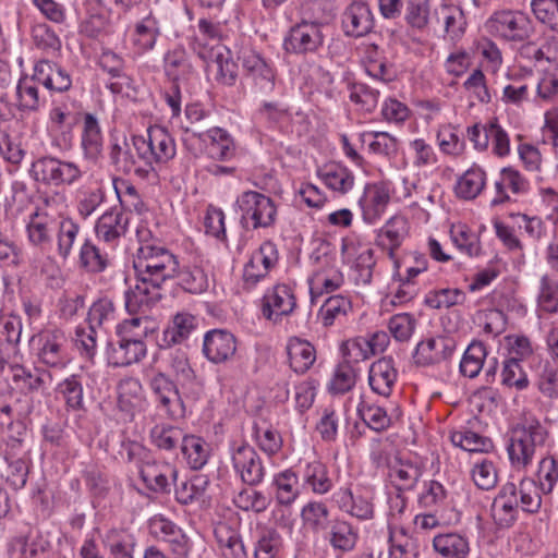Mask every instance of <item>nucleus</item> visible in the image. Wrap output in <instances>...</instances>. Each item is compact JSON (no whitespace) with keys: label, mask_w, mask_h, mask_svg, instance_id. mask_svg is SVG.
I'll use <instances>...</instances> for the list:
<instances>
[{"label":"nucleus","mask_w":558,"mask_h":558,"mask_svg":"<svg viewBox=\"0 0 558 558\" xmlns=\"http://www.w3.org/2000/svg\"><path fill=\"white\" fill-rule=\"evenodd\" d=\"M375 20L369 5L363 0L352 1L342 13V28L345 35L363 37L369 34Z\"/></svg>","instance_id":"obj_20"},{"label":"nucleus","mask_w":558,"mask_h":558,"mask_svg":"<svg viewBox=\"0 0 558 558\" xmlns=\"http://www.w3.org/2000/svg\"><path fill=\"white\" fill-rule=\"evenodd\" d=\"M244 75L252 81L254 87L264 95L270 94L276 85V70L262 54L250 48L238 52Z\"/></svg>","instance_id":"obj_10"},{"label":"nucleus","mask_w":558,"mask_h":558,"mask_svg":"<svg viewBox=\"0 0 558 558\" xmlns=\"http://www.w3.org/2000/svg\"><path fill=\"white\" fill-rule=\"evenodd\" d=\"M35 78L50 92L65 93L72 86L69 71L49 60H39L35 66Z\"/></svg>","instance_id":"obj_22"},{"label":"nucleus","mask_w":558,"mask_h":558,"mask_svg":"<svg viewBox=\"0 0 558 558\" xmlns=\"http://www.w3.org/2000/svg\"><path fill=\"white\" fill-rule=\"evenodd\" d=\"M501 384L524 390L529 387V378L518 357H508L502 363Z\"/></svg>","instance_id":"obj_59"},{"label":"nucleus","mask_w":558,"mask_h":558,"mask_svg":"<svg viewBox=\"0 0 558 558\" xmlns=\"http://www.w3.org/2000/svg\"><path fill=\"white\" fill-rule=\"evenodd\" d=\"M197 319L189 313H178L162 331L157 344L160 350H170L173 345L180 344L196 329Z\"/></svg>","instance_id":"obj_23"},{"label":"nucleus","mask_w":558,"mask_h":558,"mask_svg":"<svg viewBox=\"0 0 558 558\" xmlns=\"http://www.w3.org/2000/svg\"><path fill=\"white\" fill-rule=\"evenodd\" d=\"M143 399V386L140 379L126 377L118 385V407L121 411L131 413L141 405Z\"/></svg>","instance_id":"obj_39"},{"label":"nucleus","mask_w":558,"mask_h":558,"mask_svg":"<svg viewBox=\"0 0 558 558\" xmlns=\"http://www.w3.org/2000/svg\"><path fill=\"white\" fill-rule=\"evenodd\" d=\"M104 544L112 558H133L134 538L123 530H109L104 537Z\"/></svg>","instance_id":"obj_49"},{"label":"nucleus","mask_w":558,"mask_h":558,"mask_svg":"<svg viewBox=\"0 0 558 558\" xmlns=\"http://www.w3.org/2000/svg\"><path fill=\"white\" fill-rule=\"evenodd\" d=\"M351 308V303L348 299L341 295L329 296L322 305L318 317L325 327L332 326L335 322L347 315Z\"/></svg>","instance_id":"obj_60"},{"label":"nucleus","mask_w":558,"mask_h":558,"mask_svg":"<svg viewBox=\"0 0 558 558\" xmlns=\"http://www.w3.org/2000/svg\"><path fill=\"white\" fill-rule=\"evenodd\" d=\"M278 263L277 245L265 241L244 266L243 278L246 284L255 286L264 279Z\"/></svg>","instance_id":"obj_18"},{"label":"nucleus","mask_w":558,"mask_h":558,"mask_svg":"<svg viewBox=\"0 0 558 558\" xmlns=\"http://www.w3.org/2000/svg\"><path fill=\"white\" fill-rule=\"evenodd\" d=\"M229 454L234 472L242 483L256 486L263 482L265 468L257 451L246 441H232Z\"/></svg>","instance_id":"obj_8"},{"label":"nucleus","mask_w":558,"mask_h":558,"mask_svg":"<svg viewBox=\"0 0 558 558\" xmlns=\"http://www.w3.org/2000/svg\"><path fill=\"white\" fill-rule=\"evenodd\" d=\"M397 377L398 372L393 360L391 357H381L371 365L368 384L375 393L388 398L392 392Z\"/></svg>","instance_id":"obj_25"},{"label":"nucleus","mask_w":558,"mask_h":558,"mask_svg":"<svg viewBox=\"0 0 558 558\" xmlns=\"http://www.w3.org/2000/svg\"><path fill=\"white\" fill-rule=\"evenodd\" d=\"M325 539L335 550L349 553L357 543L359 531L345 520L333 519L325 532Z\"/></svg>","instance_id":"obj_28"},{"label":"nucleus","mask_w":558,"mask_h":558,"mask_svg":"<svg viewBox=\"0 0 558 558\" xmlns=\"http://www.w3.org/2000/svg\"><path fill=\"white\" fill-rule=\"evenodd\" d=\"M146 351L142 335L117 332L116 339L108 343V362L116 367L129 366L144 359Z\"/></svg>","instance_id":"obj_13"},{"label":"nucleus","mask_w":558,"mask_h":558,"mask_svg":"<svg viewBox=\"0 0 558 558\" xmlns=\"http://www.w3.org/2000/svg\"><path fill=\"white\" fill-rule=\"evenodd\" d=\"M130 214L122 206H113L98 217L94 231L96 238L106 244L116 246L129 231Z\"/></svg>","instance_id":"obj_14"},{"label":"nucleus","mask_w":558,"mask_h":558,"mask_svg":"<svg viewBox=\"0 0 558 558\" xmlns=\"http://www.w3.org/2000/svg\"><path fill=\"white\" fill-rule=\"evenodd\" d=\"M322 27L323 22L318 20L302 19L290 28L283 43L286 51L296 54L317 51L324 44Z\"/></svg>","instance_id":"obj_12"},{"label":"nucleus","mask_w":558,"mask_h":558,"mask_svg":"<svg viewBox=\"0 0 558 558\" xmlns=\"http://www.w3.org/2000/svg\"><path fill=\"white\" fill-rule=\"evenodd\" d=\"M155 401L171 420L183 418L186 414V405L183 401L177 380L169 374L158 371L148 381Z\"/></svg>","instance_id":"obj_7"},{"label":"nucleus","mask_w":558,"mask_h":558,"mask_svg":"<svg viewBox=\"0 0 558 558\" xmlns=\"http://www.w3.org/2000/svg\"><path fill=\"white\" fill-rule=\"evenodd\" d=\"M29 173L36 182L53 187L73 186L84 175L76 162L53 156H41L34 160Z\"/></svg>","instance_id":"obj_5"},{"label":"nucleus","mask_w":558,"mask_h":558,"mask_svg":"<svg viewBox=\"0 0 558 558\" xmlns=\"http://www.w3.org/2000/svg\"><path fill=\"white\" fill-rule=\"evenodd\" d=\"M519 508L518 488L508 482L494 498L490 512L495 524L500 529L510 527L517 521Z\"/></svg>","instance_id":"obj_17"},{"label":"nucleus","mask_w":558,"mask_h":558,"mask_svg":"<svg viewBox=\"0 0 558 558\" xmlns=\"http://www.w3.org/2000/svg\"><path fill=\"white\" fill-rule=\"evenodd\" d=\"M109 158L111 165H113L118 171L125 174L134 172L137 175V169H143V163L138 165V159L136 160L132 154L126 137H123L122 142L116 141L112 143Z\"/></svg>","instance_id":"obj_46"},{"label":"nucleus","mask_w":558,"mask_h":558,"mask_svg":"<svg viewBox=\"0 0 558 558\" xmlns=\"http://www.w3.org/2000/svg\"><path fill=\"white\" fill-rule=\"evenodd\" d=\"M486 348L481 341H473L464 351L460 362V373L469 378L476 377L483 368Z\"/></svg>","instance_id":"obj_52"},{"label":"nucleus","mask_w":558,"mask_h":558,"mask_svg":"<svg viewBox=\"0 0 558 558\" xmlns=\"http://www.w3.org/2000/svg\"><path fill=\"white\" fill-rule=\"evenodd\" d=\"M403 19L414 31L426 29L430 21V0H405Z\"/></svg>","instance_id":"obj_50"},{"label":"nucleus","mask_w":558,"mask_h":558,"mask_svg":"<svg viewBox=\"0 0 558 558\" xmlns=\"http://www.w3.org/2000/svg\"><path fill=\"white\" fill-rule=\"evenodd\" d=\"M39 82L35 78V72L32 76H23L16 85V95L19 107L22 110L36 111L39 109L41 99L39 96Z\"/></svg>","instance_id":"obj_51"},{"label":"nucleus","mask_w":558,"mask_h":558,"mask_svg":"<svg viewBox=\"0 0 558 558\" xmlns=\"http://www.w3.org/2000/svg\"><path fill=\"white\" fill-rule=\"evenodd\" d=\"M356 383V373L349 361L337 366L329 383V391L332 395H343L350 391Z\"/></svg>","instance_id":"obj_63"},{"label":"nucleus","mask_w":558,"mask_h":558,"mask_svg":"<svg viewBox=\"0 0 558 558\" xmlns=\"http://www.w3.org/2000/svg\"><path fill=\"white\" fill-rule=\"evenodd\" d=\"M159 31L153 17H146L136 24L133 43L140 51L145 52L155 47Z\"/></svg>","instance_id":"obj_64"},{"label":"nucleus","mask_w":558,"mask_h":558,"mask_svg":"<svg viewBox=\"0 0 558 558\" xmlns=\"http://www.w3.org/2000/svg\"><path fill=\"white\" fill-rule=\"evenodd\" d=\"M193 136L207 144L208 155L217 160H227L233 155V141L229 133L220 128L205 132H193Z\"/></svg>","instance_id":"obj_30"},{"label":"nucleus","mask_w":558,"mask_h":558,"mask_svg":"<svg viewBox=\"0 0 558 558\" xmlns=\"http://www.w3.org/2000/svg\"><path fill=\"white\" fill-rule=\"evenodd\" d=\"M98 64L111 76L107 87L113 94H122L126 89L133 88V80L124 73V61L119 54L106 50L100 54Z\"/></svg>","instance_id":"obj_26"},{"label":"nucleus","mask_w":558,"mask_h":558,"mask_svg":"<svg viewBox=\"0 0 558 558\" xmlns=\"http://www.w3.org/2000/svg\"><path fill=\"white\" fill-rule=\"evenodd\" d=\"M301 518L304 525L313 533L327 531L331 520H329V510L322 501H310L301 510Z\"/></svg>","instance_id":"obj_47"},{"label":"nucleus","mask_w":558,"mask_h":558,"mask_svg":"<svg viewBox=\"0 0 558 558\" xmlns=\"http://www.w3.org/2000/svg\"><path fill=\"white\" fill-rule=\"evenodd\" d=\"M238 341L227 329L208 330L203 338L202 353L211 364H226L235 356Z\"/></svg>","instance_id":"obj_15"},{"label":"nucleus","mask_w":558,"mask_h":558,"mask_svg":"<svg viewBox=\"0 0 558 558\" xmlns=\"http://www.w3.org/2000/svg\"><path fill=\"white\" fill-rule=\"evenodd\" d=\"M451 441L454 446L470 452H488L493 448V441L472 430L453 432Z\"/></svg>","instance_id":"obj_58"},{"label":"nucleus","mask_w":558,"mask_h":558,"mask_svg":"<svg viewBox=\"0 0 558 558\" xmlns=\"http://www.w3.org/2000/svg\"><path fill=\"white\" fill-rule=\"evenodd\" d=\"M31 344L36 349V356L43 365L62 369L70 362L68 338L59 328H47L31 338Z\"/></svg>","instance_id":"obj_6"},{"label":"nucleus","mask_w":558,"mask_h":558,"mask_svg":"<svg viewBox=\"0 0 558 558\" xmlns=\"http://www.w3.org/2000/svg\"><path fill=\"white\" fill-rule=\"evenodd\" d=\"M492 33L507 41L523 43L534 35L531 19L521 11H499L488 20Z\"/></svg>","instance_id":"obj_9"},{"label":"nucleus","mask_w":558,"mask_h":558,"mask_svg":"<svg viewBox=\"0 0 558 558\" xmlns=\"http://www.w3.org/2000/svg\"><path fill=\"white\" fill-rule=\"evenodd\" d=\"M163 63L165 72L172 83L186 78L193 71L189 56L182 48L168 51L163 58Z\"/></svg>","instance_id":"obj_48"},{"label":"nucleus","mask_w":558,"mask_h":558,"mask_svg":"<svg viewBox=\"0 0 558 558\" xmlns=\"http://www.w3.org/2000/svg\"><path fill=\"white\" fill-rule=\"evenodd\" d=\"M456 340L451 337H432L417 343L413 354L414 363L428 366L441 363L451 357L456 350Z\"/></svg>","instance_id":"obj_16"},{"label":"nucleus","mask_w":558,"mask_h":558,"mask_svg":"<svg viewBox=\"0 0 558 558\" xmlns=\"http://www.w3.org/2000/svg\"><path fill=\"white\" fill-rule=\"evenodd\" d=\"M466 299L464 291L460 289H439L430 291L425 296V304L435 310L449 308L463 304Z\"/></svg>","instance_id":"obj_57"},{"label":"nucleus","mask_w":558,"mask_h":558,"mask_svg":"<svg viewBox=\"0 0 558 558\" xmlns=\"http://www.w3.org/2000/svg\"><path fill=\"white\" fill-rule=\"evenodd\" d=\"M485 185V171L477 166H473L459 177L454 185V192L459 198L472 201L481 194Z\"/></svg>","instance_id":"obj_35"},{"label":"nucleus","mask_w":558,"mask_h":558,"mask_svg":"<svg viewBox=\"0 0 558 558\" xmlns=\"http://www.w3.org/2000/svg\"><path fill=\"white\" fill-rule=\"evenodd\" d=\"M234 210L240 214V225L245 230L269 228L277 218L275 202L256 191L242 192L235 199Z\"/></svg>","instance_id":"obj_4"},{"label":"nucleus","mask_w":558,"mask_h":558,"mask_svg":"<svg viewBox=\"0 0 558 558\" xmlns=\"http://www.w3.org/2000/svg\"><path fill=\"white\" fill-rule=\"evenodd\" d=\"M131 142L138 161L143 163V169H137V177L142 179L157 178L155 165L167 163L177 154L173 137L162 126H149L146 136L132 135Z\"/></svg>","instance_id":"obj_2"},{"label":"nucleus","mask_w":558,"mask_h":558,"mask_svg":"<svg viewBox=\"0 0 558 558\" xmlns=\"http://www.w3.org/2000/svg\"><path fill=\"white\" fill-rule=\"evenodd\" d=\"M104 137L100 124L95 114L85 112L83 114V126L81 134V149L85 160L96 162L102 153Z\"/></svg>","instance_id":"obj_24"},{"label":"nucleus","mask_w":558,"mask_h":558,"mask_svg":"<svg viewBox=\"0 0 558 558\" xmlns=\"http://www.w3.org/2000/svg\"><path fill=\"white\" fill-rule=\"evenodd\" d=\"M279 545L280 536L275 529H259L254 547V558H275Z\"/></svg>","instance_id":"obj_62"},{"label":"nucleus","mask_w":558,"mask_h":558,"mask_svg":"<svg viewBox=\"0 0 558 558\" xmlns=\"http://www.w3.org/2000/svg\"><path fill=\"white\" fill-rule=\"evenodd\" d=\"M318 174L329 189L342 194L349 192L354 184L351 171L339 163L325 166Z\"/></svg>","instance_id":"obj_44"},{"label":"nucleus","mask_w":558,"mask_h":558,"mask_svg":"<svg viewBox=\"0 0 558 558\" xmlns=\"http://www.w3.org/2000/svg\"><path fill=\"white\" fill-rule=\"evenodd\" d=\"M295 306L292 289L287 284H277L265 293L262 312L265 318L277 324L283 316L290 315Z\"/></svg>","instance_id":"obj_19"},{"label":"nucleus","mask_w":558,"mask_h":558,"mask_svg":"<svg viewBox=\"0 0 558 558\" xmlns=\"http://www.w3.org/2000/svg\"><path fill=\"white\" fill-rule=\"evenodd\" d=\"M433 548L442 558H466L471 550L468 537L456 532L435 535Z\"/></svg>","instance_id":"obj_31"},{"label":"nucleus","mask_w":558,"mask_h":558,"mask_svg":"<svg viewBox=\"0 0 558 558\" xmlns=\"http://www.w3.org/2000/svg\"><path fill=\"white\" fill-rule=\"evenodd\" d=\"M179 279V284L190 293L198 294L208 288L207 275L201 267L183 268L180 269L178 262V272L170 279Z\"/></svg>","instance_id":"obj_54"},{"label":"nucleus","mask_w":558,"mask_h":558,"mask_svg":"<svg viewBox=\"0 0 558 558\" xmlns=\"http://www.w3.org/2000/svg\"><path fill=\"white\" fill-rule=\"evenodd\" d=\"M389 478L399 492L411 490L418 482L422 470L410 461L397 459L389 465Z\"/></svg>","instance_id":"obj_37"},{"label":"nucleus","mask_w":558,"mask_h":558,"mask_svg":"<svg viewBox=\"0 0 558 558\" xmlns=\"http://www.w3.org/2000/svg\"><path fill=\"white\" fill-rule=\"evenodd\" d=\"M180 449L192 470H201L208 461L209 446L198 436L185 435Z\"/></svg>","instance_id":"obj_40"},{"label":"nucleus","mask_w":558,"mask_h":558,"mask_svg":"<svg viewBox=\"0 0 558 558\" xmlns=\"http://www.w3.org/2000/svg\"><path fill=\"white\" fill-rule=\"evenodd\" d=\"M548 437L547 429L536 417L525 418L510 430L507 452L510 464L515 470H524L532 464L538 449Z\"/></svg>","instance_id":"obj_3"},{"label":"nucleus","mask_w":558,"mask_h":558,"mask_svg":"<svg viewBox=\"0 0 558 558\" xmlns=\"http://www.w3.org/2000/svg\"><path fill=\"white\" fill-rule=\"evenodd\" d=\"M12 379L22 389L27 392L40 391L46 388V378L50 374L39 368H28L24 365L12 366Z\"/></svg>","instance_id":"obj_41"},{"label":"nucleus","mask_w":558,"mask_h":558,"mask_svg":"<svg viewBox=\"0 0 558 558\" xmlns=\"http://www.w3.org/2000/svg\"><path fill=\"white\" fill-rule=\"evenodd\" d=\"M82 376L71 375L61 381L58 391L62 395L68 409L77 411L84 408V389Z\"/></svg>","instance_id":"obj_53"},{"label":"nucleus","mask_w":558,"mask_h":558,"mask_svg":"<svg viewBox=\"0 0 558 558\" xmlns=\"http://www.w3.org/2000/svg\"><path fill=\"white\" fill-rule=\"evenodd\" d=\"M140 475L145 485L155 493L169 492L171 482L177 481L178 471L170 463H145L140 470Z\"/></svg>","instance_id":"obj_27"},{"label":"nucleus","mask_w":558,"mask_h":558,"mask_svg":"<svg viewBox=\"0 0 558 558\" xmlns=\"http://www.w3.org/2000/svg\"><path fill=\"white\" fill-rule=\"evenodd\" d=\"M409 222L404 216H392L379 229L376 236V244L383 250L388 251L391 259L396 258V251L401 246L402 242L409 234Z\"/></svg>","instance_id":"obj_21"},{"label":"nucleus","mask_w":558,"mask_h":558,"mask_svg":"<svg viewBox=\"0 0 558 558\" xmlns=\"http://www.w3.org/2000/svg\"><path fill=\"white\" fill-rule=\"evenodd\" d=\"M537 486L544 495H549L558 482V460L554 456H546L538 462L536 472Z\"/></svg>","instance_id":"obj_55"},{"label":"nucleus","mask_w":558,"mask_h":558,"mask_svg":"<svg viewBox=\"0 0 558 558\" xmlns=\"http://www.w3.org/2000/svg\"><path fill=\"white\" fill-rule=\"evenodd\" d=\"M390 196L384 187L375 185L369 189L362 203L364 221L375 223L384 214Z\"/></svg>","instance_id":"obj_45"},{"label":"nucleus","mask_w":558,"mask_h":558,"mask_svg":"<svg viewBox=\"0 0 558 558\" xmlns=\"http://www.w3.org/2000/svg\"><path fill=\"white\" fill-rule=\"evenodd\" d=\"M541 494L543 493L539 490L535 480L530 477L522 478L518 488V495H520L519 506H521L524 512H538L542 506Z\"/></svg>","instance_id":"obj_56"},{"label":"nucleus","mask_w":558,"mask_h":558,"mask_svg":"<svg viewBox=\"0 0 558 558\" xmlns=\"http://www.w3.org/2000/svg\"><path fill=\"white\" fill-rule=\"evenodd\" d=\"M149 436L153 445L159 450L174 451L181 447L185 434L180 427L157 424L150 429Z\"/></svg>","instance_id":"obj_43"},{"label":"nucleus","mask_w":558,"mask_h":558,"mask_svg":"<svg viewBox=\"0 0 558 558\" xmlns=\"http://www.w3.org/2000/svg\"><path fill=\"white\" fill-rule=\"evenodd\" d=\"M290 367L298 374L307 372L316 360L315 348L298 337L289 339L287 344Z\"/></svg>","instance_id":"obj_33"},{"label":"nucleus","mask_w":558,"mask_h":558,"mask_svg":"<svg viewBox=\"0 0 558 558\" xmlns=\"http://www.w3.org/2000/svg\"><path fill=\"white\" fill-rule=\"evenodd\" d=\"M302 478L304 485L317 495H325L332 488V481L329 477L327 466L317 460L305 464Z\"/></svg>","instance_id":"obj_38"},{"label":"nucleus","mask_w":558,"mask_h":558,"mask_svg":"<svg viewBox=\"0 0 558 558\" xmlns=\"http://www.w3.org/2000/svg\"><path fill=\"white\" fill-rule=\"evenodd\" d=\"M208 485L209 480L206 475H193L175 485V499L181 505H190L197 501L205 496Z\"/></svg>","instance_id":"obj_42"},{"label":"nucleus","mask_w":558,"mask_h":558,"mask_svg":"<svg viewBox=\"0 0 558 558\" xmlns=\"http://www.w3.org/2000/svg\"><path fill=\"white\" fill-rule=\"evenodd\" d=\"M215 537L225 558H248L239 533L227 523L215 527Z\"/></svg>","instance_id":"obj_34"},{"label":"nucleus","mask_w":558,"mask_h":558,"mask_svg":"<svg viewBox=\"0 0 558 558\" xmlns=\"http://www.w3.org/2000/svg\"><path fill=\"white\" fill-rule=\"evenodd\" d=\"M140 243L133 259L136 283L125 292L130 314L145 313L163 298L165 284L178 272V256L156 242L144 226L136 230Z\"/></svg>","instance_id":"obj_1"},{"label":"nucleus","mask_w":558,"mask_h":558,"mask_svg":"<svg viewBox=\"0 0 558 558\" xmlns=\"http://www.w3.org/2000/svg\"><path fill=\"white\" fill-rule=\"evenodd\" d=\"M81 225L69 216L59 215L58 229L56 230L57 254L66 260L80 238Z\"/></svg>","instance_id":"obj_32"},{"label":"nucleus","mask_w":558,"mask_h":558,"mask_svg":"<svg viewBox=\"0 0 558 558\" xmlns=\"http://www.w3.org/2000/svg\"><path fill=\"white\" fill-rule=\"evenodd\" d=\"M80 266L89 274L98 275L112 265V257L90 239L86 238L78 252Z\"/></svg>","instance_id":"obj_29"},{"label":"nucleus","mask_w":558,"mask_h":558,"mask_svg":"<svg viewBox=\"0 0 558 558\" xmlns=\"http://www.w3.org/2000/svg\"><path fill=\"white\" fill-rule=\"evenodd\" d=\"M49 201L33 211L26 223L27 240L36 248L46 251L52 244L56 230L58 229L59 215L48 209Z\"/></svg>","instance_id":"obj_11"},{"label":"nucleus","mask_w":558,"mask_h":558,"mask_svg":"<svg viewBox=\"0 0 558 558\" xmlns=\"http://www.w3.org/2000/svg\"><path fill=\"white\" fill-rule=\"evenodd\" d=\"M362 421L373 430L383 432L389 428L391 420L381 407L362 402L357 407Z\"/></svg>","instance_id":"obj_61"},{"label":"nucleus","mask_w":558,"mask_h":558,"mask_svg":"<svg viewBox=\"0 0 558 558\" xmlns=\"http://www.w3.org/2000/svg\"><path fill=\"white\" fill-rule=\"evenodd\" d=\"M299 477L296 473L287 469L274 475L271 486L275 488V498L280 506L289 507L299 497Z\"/></svg>","instance_id":"obj_36"}]
</instances>
